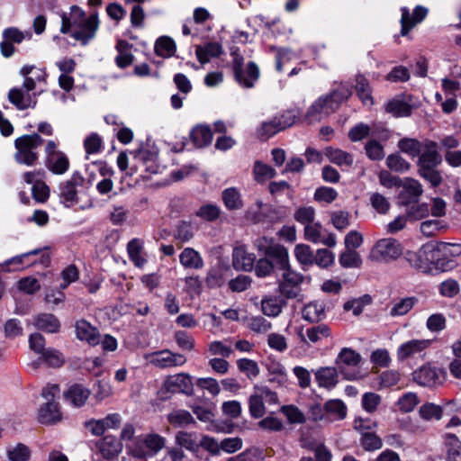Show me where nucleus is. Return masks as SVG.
I'll list each match as a JSON object with an SVG mask.
<instances>
[{
  "instance_id": "1",
  "label": "nucleus",
  "mask_w": 461,
  "mask_h": 461,
  "mask_svg": "<svg viewBox=\"0 0 461 461\" xmlns=\"http://www.w3.org/2000/svg\"><path fill=\"white\" fill-rule=\"evenodd\" d=\"M438 144L431 140H424V149L418 157V174L430 186L435 188L442 184L443 177L438 169L442 163V156L438 151Z\"/></svg>"
},
{
  "instance_id": "2",
  "label": "nucleus",
  "mask_w": 461,
  "mask_h": 461,
  "mask_svg": "<svg viewBox=\"0 0 461 461\" xmlns=\"http://www.w3.org/2000/svg\"><path fill=\"white\" fill-rule=\"evenodd\" d=\"M405 259L412 267L422 272L428 271L431 264H434L437 269L442 271H447L455 267L454 260L436 258L434 245L432 244H425L418 251H407Z\"/></svg>"
},
{
  "instance_id": "3",
  "label": "nucleus",
  "mask_w": 461,
  "mask_h": 461,
  "mask_svg": "<svg viewBox=\"0 0 461 461\" xmlns=\"http://www.w3.org/2000/svg\"><path fill=\"white\" fill-rule=\"evenodd\" d=\"M348 97V92L340 90H335L327 95L319 97L307 110L305 119L309 123L321 122L333 113Z\"/></svg>"
},
{
  "instance_id": "4",
  "label": "nucleus",
  "mask_w": 461,
  "mask_h": 461,
  "mask_svg": "<svg viewBox=\"0 0 461 461\" xmlns=\"http://www.w3.org/2000/svg\"><path fill=\"white\" fill-rule=\"evenodd\" d=\"M71 11L72 16L77 17L74 19V25H77V28L71 32V36L82 45H86L95 37L99 28L98 13L93 11L88 17H86V13L76 5L71 7Z\"/></svg>"
},
{
  "instance_id": "5",
  "label": "nucleus",
  "mask_w": 461,
  "mask_h": 461,
  "mask_svg": "<svg viewBox=\"0 0 461 461\" xmlns=\"http://www.w3.org/2000/svg\"><path fill=\"white\" fill-rule=\"evenodd\" d=\"M44 140L38 134H24L14 140V148L16 149L14 158L18 164L26 165L28 167L34 166L38 159L39 154L37 149L43 144Z\"/></svg>"
},
{
  "instance_id": "6",
  "label": "nucleus",
  "mask_w": 461,
  "mask_h": 461,
  "mask_svg": "<svg viewBox=\"0 0 461 461\" xmlns=\"http://www.w3.org/2000/svg\"><path fill=\"white\" fill-rule=\"evenodd\" d=\"M166 446V438L156 433L136 436L133 443L127 445L130 453L135 457L145 458L157 455Z\"/></svg>"
},
{
  "instance_id": "7",
  "label": "nucleus",
  "mask_w": 461,
  "mask_h": 461,
  "mask_svg": "<svg viewBox=\"0 0 461 461\" xmlns=\"http://www.w3.org/2000/svg\"><path fill=\"white\" fill-rule=\"evenodd\" d=\"M231 69L235 81L244 88H252L260 75L258 65L249 61L244 66V58L235 51L231 52Z\"/></svg>"
},
{
  "instance_id": "8",
  "label": "nucleus",
  "mask_w": 461,
  "mask_h": 461,
  "mask_svg": "<svg viewBox=\"0 0 461 461\" xmlns=\"http://www.w3.org/2000/svg\"><path fill=\"white\" fill-rule=\"evenodd\" d=\"M402 254V244L393 238L381 239L373 246L368 258L374 262H389Z\"/></svg>"
},
{
  "instance_id": "9",
  "label": "nucleus",
  "mask_w": 461,
  "mask_h": 461,
  "mask_svg": "<svg viewBox=\"0 0 461 461\" xmlns=\"http://www.w3.org/2000/svg\"><path fill=\"white\" fill-rule=\"evenodd\" d=\"M295 115L285 112L280 116H275L269 121L263 122L257 132L259 138L268 140L275 134L291 127L295 122Z\"/></svg>"
},
{
  "instance_id": "10",
  "label": "nucleus",
  "mask_w": 461,
  "mask_h": 461,
  "mask_svg": "<svg viewBox=\"0 0 461 461\" xmlns=\"http://www.w3.org/2000/svg\"><path fill=\"white\" fill-rule=\"evenodd\" d=\"M85 182L86 179L83 175L79 171H75L69 179L59 185V197L67 207L78 203L77 188L83 186Z\"/></svg>"
},
{
  "instance_id": "11",
  "label": "nucleus",
  "mask_w": 461,
  "mask_h": 461,
  "mask_svg": "<svg viewBox=\"0 0 461 461\" xmlns=\"http://www.w3.org/2000/svg\"><path fill=\"white\" fill-rule=\"evenodd\" d=\"M282 280L279 282L278 290L281 295L287 299L296 298L300 292V285L303 283L302 274L294 271L291 267L283 270Z\"/></svg>"
},
{
  "instance_id": "12",
  "label": "nucleus",
  "mask_w": 461,
  "mask_h": 461,
  "mask_svg": "<svg viewBox=\"0 0 461 461\" xmlns=\"http://www.w3.org/2000/svg\"><path fill=\"white\" fill-rule=\"evenodd\" d=\"M431 345L429 339H411L401 344L396 351L397 360L403 362L407 359L423 357L426 349Z\"/></svg>"
},
{
  "instance_id": "13",
  "label": "nucleus",
  "mask_w": 461,
  "mask_h": 461,
  "mask_svg": "<svg viewBox=\"0 0 461 461\" xmlns=\"http://www.w3.org/2000/svg\"><path fill=\"white\" fill-rule=\"evenodd\" d=\"M446 372L441 368L422 366L412 373L413 380L421 386L433 387L442 384Z\"/></svg>"
},
{
  "instance_id": "14",
  "label": "nucleus",
  "mask_w": 461,
  "mask_h": 461,
  "mask_svg": "<svg viewBox=\"0 0 461 461\" xmlns=\"http://www.w3.org/2000/svg\"><path fill=\"white\" fill-rule=\"evenodd\" d=\"M399 187H402L398 194L399 203L403 206L418 203L423 194L422 185L411 177L402 179Z\"/></svg>"
},
{
  "instance_id": "15",
  "label": "nucleus",
  "mask_w": 461,
  "mask_h": 461,
  "mask_svg": "<svg viewBox=\"0 0 461 461\" xmlns=\"http://www.w3.org/2000/svg\"><path fill=\"white\" fill-rule=\"evenodd\" d=\"M304 238L314 244H323L329 248L336 246V237L323 228L321 222H312L304 227Z\"/></svg>"
},
{
  "instance_id": "16",
  "label": "nucleus",
  "mask_w": 461,
  "mask_h": 461,
  "mask_svg": "<svg viewBox=\"0 0 461 461\" xmlns=\"http://www.w3.org/2000/svg\"><path fill=\"white\" fill-rule=\"evenodd\" d=\"M164 388L172 393H182L186 395H191L194 390L190 375L185 373L167 377Z\"/></svg>"
},
{
  "instance_id": "17",
  "label": "nucleus",
  "mask_w": 461,
  "mask_h": 461,
  "mask_svg": "<svg viewBox=\"0 0 461 461\" xmlns=\"http://www.w3.org/2000/svg\"><path fill=\"white\" fill-rule=\"evenodd\" d=\"M402 17H401V34L405 36L408 32L417 24L421 23L428 14V9L421 6L417 5L412 13V15H410L409 9L407 7H402Z\"/></svg>"
},
{
  "instance_id": "18",
  "label": "nucleus",
  "mask_w": 461,
  "mask_h": 461,
  "mask_svg": "<svg viewBox=\"0 0 461 461\" xmlns=\"http://www.w3.org/2000/svg\"><path fill=\"white\" fill-rule=\"evenodd\" d=\"M361 362V356L350 348H343L338 355L336 364L341 374L348 380L356 377L354 374H347L346 367H356Z\"/></svg>"
},
{
  "instance_id": "19",
  "label": "nucleus",
  "mask_w": 461,
  "mask_h": 461,
  "mask_svg": "<svg viewBox=\"0 0 461 461\" xmlns=\"http://www.w3.org/2000/svg\"><path fill=\"white\" fill-rule=\"evenodd\" d=\"M186 362L182 354L173 353L170 350H161L152 354L151 363L159 368L181 366Z\"/></svg>"
},
{
  "instance_id": "20",
  "label": "nucleus",
  "mask_w": 461,
  "mask_h": 461,
  "mask_svg": "<svg viewBox=\"0 0 461 461\" xmlns=\"http://www.w3.org/2000/svg\"><path fill=\"white\" fill-rule=\"evenodd\" d=\"M96 447L101 456L108 461L117 458L122 451V442L113 435L104 436L97 442Z\"/></svg>"
},
{
  "instance_id": "21",
  "label": "nucleus",
  "mask_w": 461,
  "mask_h": 461,
  "mask_svg": "<svg viewBox=\"0 0 461 461\" xmlns=\"http://www.w3.org/2000/svg\"><path fill=\"white\" fill-rule=\"evenodd\" d=\"M75 331L77 339L86 341L91 346L100 344V333L98 330L85 319L76 321Z\"/></svg>"
},
{
  "instance_id": "22",
  "label": "nucleus",
  "mask_w": 461,
  "mask_h": 461,
  "mask_svg": "<svg viewBox=\"0 0 461 461\" xmlns=\"http://www.w3.org/2000/svg\"><path fill=\"white\" fill-rule=\"evenodd\" d=\"M256 262V255L249 253L246 246L240 245L234 248L232 252V266L237 270L249 272Z\"/></svg>"
},
{
  "instance_id": "23",
  "label": "nucleus",
  "mask_w": 461,
  "mask_h": 461,
  "mask_svg": "<svg viewBox=\"0 0 461 461\" xmlns=\"http://www.w3.org/2000/svg\"><path fill=\"white\" fill-rule=\"evenodd\" d=\"M355 429L360 431V445L366 451H375L380 449L383 447V441L379 436H377L375 432L366 431L367 427L363 425V420L355 421Z\"/></svg>"
},
{
  "instance_id": "24",
  "label": "nucleus",
  "mask_w": 461,
  "mask_h": 461,
  "mask_svg": "<svg viewBox=\"0 0 461 461\" xmlns=\"http://www.w3.org/2000/svg\"><path fill=\"white\" fill-rule=\"evenodd\" d=\"M331 331L328 325L319 324L306 329L305 332L301 330L298 332V336L302 342L307 343H317L323 339L330 337Z\"/></svg>"
},
{
  "instance_id": "25",
  "label": "nucleus",
  "mask_w": 461,
  "mask_h": 461,
  "mask_svg": "<svg viewBox=\"0 0 461 461\" xmlns=\"http://www.w3.org/2000/svg\"><path fill=\"white\" fill-rule=\"evenodd\" d=\"M324 155L330 162L340 167L349 168L354 163V156L351 153L340 149L327 147L324 149Z\"/></svg>"
},
{
  "instance_id": "26",
  "label": "nucleus",
  "mask_w": 461,
  "mask_h": 461,
  "mask_svg": "<svg viewBox=\"0 0 461 461\" xmlns=\"http://www.w3.org/2000/svg\"><path fill=\"white\" fill-rule=\"evenodd\" d=\"M326 305L323 302L313 301L304 305L303 318L312 323H317L326 318Z\"/></svg>"
},
{
  "instance_id": "27",
  "label": "nucleus",
  "mask_w": 461,
  "mask_h": 461,
  "mask_svg": "<svg viewBox=\"0 0 461 461\" xmlns=\"http://www.w3.org/2000/svg\"><path fill=\"white\" fill-rule=\"evenodd\" d=\"M327 423L342 420L347 416V406L339 399L329 400L324 403Z\"/></svg>"
},
{
  "instance_id": "28",
  "label": "nucleus",
  "mask_w": 461,
  "mask_h": 461,
  "mask_svg": "<svg viewBox=\"0 0 461 461\" xmlns=\"http://www.w3.org/2000/svg\"><path fill=\"white\" fill-rule=\"evenodd\" d=\"M264 257L274 262L277 269L284 270L290 267L288 250L281 244L276 243Z\"/></svg>"
},
{
  "instance_id": "29",
  "label": "nucleus",
  "mask_w": 461,
  "mask_h": 461,
  "mask_svg": "<svg viewBox=\"0 0 461 461\" xmlns=\"http://www.w3.org/2000/svg\"><path fill=\"white\" fill-rule=\"evenodd\" d=\"M90 395V391L82 384H72L65 393L64 398L75 407L83 406Z\"/></svg>"
},
{
  "instance_id": "30",
  "label": "nucleus",
  "mask_w": 461,
  "mask_h": 461,
  "mask_svg": "<svg viewBox=\"0 0 461 461\" xmlns=\"http://www.w3.org/2000/svg\"><path fill=\"white\" fill-rule=\"evenodd\" d=\"M61 420L59 403L47 402L43 404L38 413V420L42 424H54Z\"/></svg>"
},
{
  "instance_id": "31",
  "label": "nucleus",
  "mask_w": 461,
  "mask_h": 461,
  "mask_svg": "<svg viewBox=\"0 0 461 461\" xmlns=\"http://www.w3.org/2000/svg\"><path fill=\"white\" fill-rule=\"evenodd\" d=\"M8 100L21 111L35 105V102H32V95L25 93L23 87L11 88L8 93Z\"/></svg>"
},
{
  "instance_id": "32",
  "label": "nucleus",
  "mask_w": 461,
  "mask_h": 461,
  "mask_svg": "<svg viewBox=\"0 0 461 461\" xmlns=\"http://www.w3.org/2000/svg\"><path fill=\"white\" fill-rule=\"evenodd\" d=\"M46 167L55 175L65 174L69 167V160L64 153L50 154L45 160Z\"/></svg>"
},
{
  "instance_id": "33",
  "label": "nucleus",
  "mask_w": 461,
  "mask_h": 461,
  "mask_svg": "<svg viewBox=\"0 0 461 461\" xmlns=\"http://www.w3.org/2000/svg\"><path fill=\"white\" fill-rule=\"evenodd\" d=\"M446 461H461V441L452 433L444 435Z\"/></svg>"
},
{
  "instance_id": "34",
  "label": "nucleus",
  "mask_w": 461,
  "mask_h": 461,
  "mask_svg": "<svg viewBox=\"0 0 461 461\" xmlns=\"http://www.w3.org/2000/svg\"><path fill=\"white\" fill-rule=\"evenodd\" d=\"M34 325L38 330L48 333H57L60 329L59 319L52 313H40L34 319Z\"/></svg>"
},
{
  "instance_id": "35",
  "label": "nucleus",
  "mask_w": 461,
  "mask_h": 461,
  "mask_svg": "<svg viewBox=\"0 0 461 461\" xmlns=\"http://www.w3.org/2000/svg\"><path fill=\"white\" fill-rule=\"evenodd\" d=\"M179 261L185 268L201 269L203 267V259L200 253L193 248H185L179 255Z\"/></svg>"
},
{
  "instance_id": "36",
  "label": "nucleus",
  "mask_w": 461,
  "mask_h": 461,
  "mask_svg": "<svg viewBox=\"0 0 461 461\" xmlns=\"http://www.w3.org/2000/svg\"><path fill=\"white\" fill-rule=\"evenodd\" d=\"M190 138L197 148H203L211 144L212 140V132L210 127L198 125L190 131Z\"/></svg>"
},
{
  "instance_id": "37",
  "label": "nucleus",
  "mask_w": 461,
  "mask_h": 461,
  "mask_svg": "<svg viewBox=\"0 0 461 461\" xmlns=\"http://www.w3.org/2000/svg\"><path fill=\"white\" fill-rule=\"evenodd\" d=\"M222 52L221 44L217 42H208L204 46H197L195 55L200 63L209 62L211 58H217Z\"/></svg>"
},
{
  "instance_id": "38",
  "label": "nucleus",
  "mask_w": 461,
  "mask_h": 461,
  "mask_svg": "<svg viewBox=\"0 0 461 461\" xmlns=\"http://www.w3.org/2000/svg\"><path fill=\"white\" fill-rule=\"evenodd\" d=\"M398 149L410 156L411 158H418L424 149V140L420 141L414 138H402L398 141Z\"/></svg>"
},
{
  "instance_id": "39",
  "label": "nucleus",
  "mask_w": 461,
  "mask_h": 461,
  "mask_svg": "<svg viewBox=\"0 0 461 461\" xmlns=\"http://www.w3.org/2000/svg\"><path fill=\"white\" fill-rule=\"evenodd\" d=\"M316 381L321 387L332 388L338 383L337 370L334 367H321L315 372Z\"/></svg>"
},
{
  "instance_id": "40",
  "label": "nucleus",
  "mask_w": 461,
  "mask_h": 461,
  "mask_svg": "<svg viewBox=\"0 0 461 461\" xmlns=\"http://www.w3.org/2000/svg\"><path fill=\"white\" fill-rule=\"evenodd\" d=\"M221 199L225 207L230 211H238L243 207L240 193L235 187H229L222 191Z\"/></svg>"
},
{
  "instance_id": "41",
  "label": "nucleus",
  "mask_w": 461,
  "mask_h": 461,
  "mask_svg": "<svg viewBox=\"0 0 461 461\" xmlns=\"http://www.w3.org/2000/svg\"><path fill=\"white\" fill-rule=\"evenodd\" d=\"M384 109L395 117H406L411 115L412 107L402 99L393 98L385 104Z\"/></svg>"
},
{
  "instance_id": "42",
  "label": "nucleus",
  "mask_w": 461,
  "mask_h": 461,
  "mask_svg": "<svg viewBox=\"0 0 461 461\" xmlns=\"http://www.w3.org/2000/svg\"><path fill=\"white\" fill-rule=\"evenodd\" d=\"M436 258L452 260L449 258H456L461 255V244L439 242L434 245Z\"/></svg>"
},
{
  "instance_id": "43",
  "label": "nucleus",
  "mask_w": 461,
  "mask_h": 461,
  "mask_svg": "<svg viewBox=\"0 0 461 461\" xmlns=\"http://www.w3.org/2000/svg\"><path fill=\"white\" fill-rule=\"evenodd\" d=\"M176 443L182 448L196 451L199 448L197 434L195 432L178 431L176 435Z\"/></svg>"
},
{
  "instance_id": "44",
  "label": "nucleus",
  "mask_w": 461,
  "mask_h": 461,
  "mask_svg": "<svg viewBox=\"0 0 461 461\" xmlns=\"http://www.w3.org/2000/svg\"><path fill=\"white\" fill-rule=\"evenodd\" d=\"M154 49L158 56L170 58L174 56L176 47L175 41L170 37L162 36L156 41Z\"/></svg>"
},
{
  "instance_id": "45",
  "label": "nucleus",
  "mask_w": 461,
  "mask_h": 461,
  "mask_svg": "<svg viewBox=\"0 0 461 461\" xmlns=\"http://www.w3.org/2000/svg\"><path fill=\"white\" fill-rule=\"evenodd\" d=\"M339 262L344 268H359L362 266L361 256L355 249H346L339 255Z\"/></svg>"
},
{
  "instance_id": "46",
  "label": "nucleus",
  "mask_w": 461,
  "mask_h": 461,
  "mask_svg": "<svg viewBox=\"0 0 461 461\" xmlns=\"http://www.w3.org/2000/svg\"><path fill=\"white\" fill-rule=\"evenodd\" d=\"M168 422L174 427H185L189 424L195 423L192 414L185 410H176L168 413Z\"/></svg>"
},
{
  "instance_id": "47",
  "label": "nucleus",
  "mask_w": 461,
  "mask_h": 461,
  "mask_svg": "<svg viewBox=\"0 0 461 461\" xmlns=\"http://www.w3.org/2000/svg\"><path fill=\"white\" fill-rule=\"evenodd\" d=\"M372 303V297L369 294H364L359 298L349 300L344 303L346 312L352 311L355 316H358L363 312L364 307Z\"/></svg>"
},
{
  "instance_id": "48",
  "label": "nucleus",
  "mask_w": 461,
  "mask_h": 461,
  "mask_svg": "<svg viewBox=\"0 0 461 461\" xmlns=\"http://www.w3.org/2000/svg\"><path fill=\"white\" fill-rule=\"evenodd\" d=\"M356 91L365 104H373L371 87L367 79L362 75H358L356 78Z\"/></svg>"
},
{
  "instance_id": "49",
  "label": "nucleus",
  "mask_w": 461,
  "mask_h": 461,
  "mask_svg": "<svg viewBox=\"0 0 461 461\" xmlns=\"http://www.w3.org/2000/svg\"><path fill=\"white\" fill-rule=\"evenodd\" d=\"M40 359H42L50 367H60L64 362L63 355L55 348H49L44 350Z\"/></svg>"
},
{
  "instance_id": "50",
  "label": "nucleus",
  "mask_w": 461,
  "mask_h": 461,
  "mask_svg": "<svg viewBox=\"0 0 461 461\" xmlns=\"http://www.w3.org/2000/svg\"><path fill=\"white\" fill-rule=\"evenodd\" d=\"M417 299L415 297H406L395 303L390 310L392 317L402 316L408 313L414 306Z\"/></svg>"
},
{
  "instance_id": "51",
  "label": "nucleus",
  "mask_w": 461,
  "mask_h": 461,
  "mask_svg": "<svg viewBox=\"0 0 461 461\" xmlns=\"http://www.w3.org/2000/svg\"><path fill=\"white\" fill-rule=\"evenodd\" d=\"M294 256L297 261L303 266H311L314 261V255L309 245L298 244L294 248Z\"/></svg>"
},
{
  "instance_id": "52",
  "label": "nucleus",
  "mask_w": 461,
  "mask_h": 461,
  "mask_svg": "<svg viewBox=\"0 0 461 461\" xmlns=\"http://www.w3.org/2000/svg\"><path fill=\"white\" fill-rule=\"evenodd\" d=\"M239 370L244 373L250 380L256 378L259 375V367L256 361L249 358H240L237 360Z\"/></svg>"
},
{
  "instance_id": "53",
  "label": "nucleus",
  "mask_w": 461,
  "mask_h": 461,
  "mask_svg": "<svg viewBox=\"0 0 461 461\" xmlns=\"http://www.w3.org/2000/svg\"><path fill=\"white\" fill-rule=\"evenodd\" d=\"M386 166L396 172H407L411 168V164L400 154H391L386 158Z\"/></svg>"
},
{
  "instance_id": "54",
  "label": "nucleus",
  "mask_w": 461,
  "mask_h": 461,
  "mask_svg": "<svg viewBox=\"0 0 461 461\" xmlns=\"http://www.w3.org/2000/svg\"><path fill=\"white\" fill-rule=\"evenodd\" d=\"M294 220L304 227L314 221L315 209L312 206L299 207L294 214Z\"/></svg>"
},
{
  "instance_id": "55",
  "label": "nucleus",
  "mask_w": 461,
  "mask_h": 461,
  "mask_svg": "<svg viewBox=\"0 0 461 461\" xmlns=\"http://www.w3.org/2000/svg\"><path fill=\"white\" fill-rule=\"evenodd\" d=\"M255 179L258 182L265 181L266 179L273 178L276 176V171L271 166L264 164L260 161L255 162L254 165Z\"/></svg>"
},
{
  "instance_id": "56",
  "label": "nucleus",
  "mask_w": 461,
  "mask_h": 461,
  "mask_svg": "<svg viewBox=\"0 0 461 461\" xmlns=\"http://www.w3.org/2000/svg\"><path fill=\"white\" fill-rule=\"evenodd\" d=\"M262 312L269 317H276L280 314L282 305L277 298H265L261 302Z\"/></svg>"
},
{
  "instance_id": "57",
  "label": "nucleus",
  "mask_w": 461,
  "mask_h": 461,
  "mask_svg": "<svg viewBox=\"0 0 461 461\" xmlns=\"http://www.w3.org/2000/svg\"><path fill=\"white\" fill-rule=\"evenodd\" d=\"M365 150L371 160H382L384 158V147L375 140H368L365 145Z\"/></svg>"
},
{
  "instance_id": "58",
  "label": "nucleus",
  "mask_w": 461,
  "mask_h": 461,
  "mask_svg": "<svg viewBox=\"0 0 461 461\" xmlns=\"http://www.w3.org/2000/svg\"><path fill=\"white\" fill-rule=\"evenodd\" d=\"M255 274L258 277H266L270 276L276 268L274 262L263 257L255 262L254 267Z\"/></svg>"
},
{
  "instance_id": "59",
  "label": "nucleus",
  "mask_w": 461,
  "mask_h": 461,
  "mask_svg": "<svg viewBox=\"0 0 461 461\" xmlns=\"http://www.w3.org/2000/svg\"><path fill=\"white\" fill-rule=\"evenodd\" d=\"M249 413L253 418L258 419L264 416L266 412L263 396L254 394L249 397Z\"/></svg>"
},
{
  "instance_id": "60",
  "label": "nucleus",
  "mask_w": 461,
  "mask_h": 461,
  "mask_svg": "<svg viewBox=\"0 0 461 461\" xmlns=\"http://www.w3.org/2000/svg\"><path fill=\"white\" fill-rule=\"evenodd\" d=\"M7 456L11 461H27L30 458L31 452L28 447L19 443L14 447L7 450Z\"/></svg>"
},
{
  "instance_id": "61",
  "label": "nucleus",
  "mask_w": 461,
  "mask_h": 461,
  "mask_svg": "<svg viewBox=\"0 0 461 461\" xmlns=\"http://www.w3.org/2000/svg\"><path fill=\"white\" fill-rule=\"evenodd\" d=\"M338 197V192L333 187L321 186L315 190L314 199L317 202L332 203Z\"/></svg>"
},
{
  "instance_id": "62",
  "label": "nucleus",
  "mask_w": 461,
  "mask_h": 461,
  "mask_svg": "<svg viewBox=\"0 0 461 461\" xmlns=\"http://www.w3.org/2000/svg\"><path fill=\"white\" fill-rule=\"evenodd\" d=\"M420 416L427 420L436 419L440 420L442 416V408L434 403H426L420 408Z\"/></svg>"
},
{
  "instance_id": "63",
  "label": "nucleus",
  "mask_w": 461,
  "mask_h": 461,
  "mask_svg": "<svg viewBox=\"0 0 461 461\" xmlns=\"http://www.w3.org/2000/svg\"><path fill=\"white\" fill-rule=\"evenodd\" d=\"M290 423L302 424L305 422V416L297 407L294 405H285L281 409Z\"/></svg>"
},
{
  "instance_id": "64",
  "label": "nucleus",
  "mask_w": 461,
  "mask_h": 461,
  "mask_svg": "<svg viewBox=\"0 0 461 461\" xmlns=\"http://www.w3.org/2000/svg\"><path fill=\"white\" fill-rule=\"evenodd\" d=\"M196 216L208 221H212L219 218L220 208L214 204H205L201 206L195 212Z\"/></svg>"
}]
</instances>
